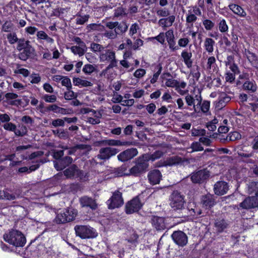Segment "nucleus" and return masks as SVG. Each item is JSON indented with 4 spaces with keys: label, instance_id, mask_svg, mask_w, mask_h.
<instances>
[{
    "label": "nucleus",
    "instance_id": "nucleus-39",
    "mask_svg": "<svg viewBox=\"0 0 258 258\" xmlns=\"http://www.w3.org/2000/svg\"><path fill=\"white\" fill-rule=\"evenodd\" d=\"M127 28L128 27L126 23L124 22H117V25L114 30L117 35H119L124 33L127 30Z\"/></svg>",
    "mask_w": 258,
    "mask_h": 258
},
{
    "label": "nucleus",
    "instance_id": "nucleus-57",
    "mask_svg": "<svg viewBox=\"0 0 258 258\" xmlns=\"http://www.w3.org/2000/svg\"><path fill=\"white\" fill-rule=\"evenodd\" d=\"M15 73L21 74L25 77H28L30 74L29 71L27 69L24 68H18L15 71Z\"/></svg>",
    "mask_w": 258,
    "mask_h": 258
},
{
    "label": "nucleus",
    "instance_id": "nucleus-51",
    "mask_svg": "<svg viewBox=\"0 0 258 258\" xmlns=\"http://www.w3.org/2000/svg\"><path fill=\"white\" fill-rule=\"evenodd\" d=\"M43 99L46 102L54 103L56 101V96L54 95L45 94L43 96Z\"/></svg>",
    "mask_w": 258,
    "mask_h": 258
},
{
    "label": "nucleus",
    "instance_id": "nucleus-45",
    "mask_svg": "<svg viewBox=\"0 0 258 258\" xmlns=\"http://www.w3.org/2000/svg\"><path fill=\"white\" fill-rule=\"evenodd\" d=\"M102 35L103 36L107 38L108 39H115L117 36V34L114 30L105 31Z\"/></svg>",
    "mask_w": 258,
    "mask_h": 258
},
{
    "label": "nucleus",
    "instance_id": "nucleus-63",
    "mask_svg": "<svg viewBox=\"0 0 258 258\" xmlns=\"http://www.w3.org/2000/svg\"><path fill=\"white\" fill-rule=\"evenodd\" d=\"M203 25L206 30H211L214 26V23L209 20H205L203 21Z\"/></svg>",
    "mask_w": 258,
    "mask_h": 258
},
{
    "label": "nucleus",
    "instance_id": "nucleus-34",
    "mask_svg": "<svg viewBox=\"0 0 258 258\" xmlns=\"http://www.w3.org/2000/svg\"><path fill=\"white\" fill-rule=\"evenodd\" d=\"M243 89L245 90L255 92L257 89V86L254 81H246L243 84Z\"/></svg>",
    "mask_w": 258,
    "mask_h": 258
},
{
    "label": "nucleus",
    "instance_id": "nucleus-2",
    "mask_svg": "<svg viewBox=\"0 0 258 258\" xmlns=\"http://www.w3.org/2000/svg\"><path fill=\"white\" fill-rule=\"evenodd\" d=\"M5 241L16 247H23L26 243V238L22 232L12 230L4 235Z\"/></svg>",
    "mask_w": 258,
    "mask_h": 258
},
{
    "label": "nucleus",
    "instance_id": "nucleus-60",
    "mask_svg": "<svg viewBox=\"0 0 258 258\" xmlns=\"http://www.w3.org/2000/svg\"><path fill=\"white\" fill-rule=\"evenodd\" d=\"M30 82L32 84H37L41 81V77L38 74H32L30 76Z\"/></svg>",
    "mask_w": 258,
    "mask_h": 258
},
{
    "label": "nucleus",
    "instance_id": "nucleus-54",
    "mask_svg": "<svg viewBox=\"0 0 258 258\" xmlns=\"http://www.w3.org/2000/svg\"><path fill=\"white\" fill-rule=\"evenodd\" d=\"M51 124L54 127L63 126L64 125V119L58 118L52 120Z\"/></svg>",
    "mask_w": 258,
    "mask_h": 258
},
{
    "label": "nucleus",
    "instance_id": "nucleus-1",
    "mask_svg": "<svg viewBox=\"0 0 258 258\" xmlns=\"http://www.w3.org/2000/svg\"><path fill=\"white\" fill-rule=\"evenodd\" d=\"M162 86L174 88L175 90L180 95H184L188 93V90L183 89L186 86V83L184 81L179 82L174 79L169 73L164 74L161 77Z\"/></svg>",
    "mask_w": 258,
    "mask_h": 258
},
{
    "label": "nucleus",
    "instance_id": "nucleus-58",
    "mask_svg": "<svg viewBox=\"0 0 258 258\" xmlns=\"http://www.w3.org/2000/svg\"><path fill=\"white\" fill-rule=\"evenodd\" d=\"M61 83L62 86L66 87L67 89H71L72 87L71 80L67 77H63Z\"/></svg>",
    "mask_w": 258,
    "mask_h": 258
},
{
    "label": "nucleus",
    "instance_id": "nucleus-6",
    "mask_svg": "<svg viewBox=\"0 0 258 258\" xmlns=\"http://www.w3.org/2000/svg\"><path fill=\"white\" fill-rule=\"evenodd\" d=\"M185 203L184 197L177 191H174L170 197V205L174 210L182 209Z\"/></svg>",
    "mask_w": 258,
    "mask_h": 258
},
{
    "label": "nucleus",
    "instance_id": "nucleus-10",
    "mask_svg": "<svg viewBox=\"0 0 258 258\" xmlns=\"http://www.w3.org/2000/svg\"><path fill=\"white\" fill-rule=\"evenodd\" d=\"M117 152L118 150L115 148L110 147L102 148L100 149L97 158L100 160H108L112 156L116 155Z\"/></svg>",
    "mask_w": 258,
    "mask_h": 258
},
{
    "label": "nucleus",
    "instance_id": "nucleus-47",
    "mask_svg": "<svg viewBox=\"0 0 258 258\" xmlns=\"http://www.w3.org/2000/svg\"><path fill=\"white\" fill-rule=\"evenodd\" d=\"M39 168V165H34L30 166L29 168H28L27 167H23L20 168L19 169V172L21 173H24V172H28L30 173V172L32 171H34L36 169H38Z\"/></svg>",
    "mask_w": 258,
    "mask_h": 258
},
{
    "label": "nucleus",
    "instance_id": "nucleus-9",
    "mask_svg": "<svg viewBox=\"0 0 258 258\" xmlns=\"http://www.w3.org/2000/svg\"><path fill=\"white\" fill-rule=\"evenodd\" d=\"M171 237L173 241L179 246L186 245L188 242L187 235L181 231H174L172 234Z\"/></svg>",
    "mask_w": 258,
    "mask_h": 258
},
{
    "label": "nucleus",
    "instance_id": "nucleus-7",
    "mask_svg": "<svg viewBox=\"0 0 258 258\" xmlns=\"http://www.w3.org/2000/svg\"><path fill=\"white\" fill-rule=\"evenodd\" d=\"M148 167V163L143 160V157L142 156L138 159L137 164L130 169V174L135 176H138L144 172Z\"/></svg>",
    "mask_w": 258,
    "mask_h": 258
},
{
    "label": "nucleus",
    "instance_id": "nucleus-21",
    "mask_svg": "<svg viewBox=\"0 0 258 258\" xmlns=\"http://www.w3.org/2000/svg\"><path fill=\"white\" fill-rule=\"evenodd\" d=\"M166 39L168 42L169 48L172 51H175L178 49L177 46L176 45V43L174 40V36L173 32L172 30H169L165 33Z\"/></svg>",
    "mask_w": 258,
    "mask_h": 258
},
{
    "label": "nucleus",
    "instance_id": "nucleus-38",
    "mask_svg": "<svg viewBox=\"0 0 258 258\" xmlns=\"http://www.w3.org/2000/svg\"><path fill=\"white\" fill-rule=\"evenodd\" d=\"M174 21V17H166L159 20V24L163 27L170 26Z\"/></svg>",
    "mask_w": 258,
    "mask_h": 258
},
{
    "label": "nucleus",
    "instance_id": "nucleus-48",
    "mask_svg": "<svg viewBox=\"0 0 258 258\" xmlns=\"http://www.w3.org/2000/svg\"><path fill=\"white\" fill-rule=\"evenodd\" d=\"M90 48L91 50L95 52H102L104 50V47L99 44L92 43L91 44Z\"/></svg>",
    "mask_w": 258,
    "mask_h": 258
},
{
    "label": "nucleus",
    "instance_id": "nucleus-20",
    "mask_svg": "<svg viewBox=\"0 0 258 258\" xmlns=\"http://www.w3.org/2000/svg\"><path fill=\"white\" fill-rule=\"evenodd\" d=\"M231 100V97L224 92L219 94L218 100L216 102V107L218 109H221Z\"/></svg>",
    "mask_w": 258,
    "mask_h": 258
},
{
    "label": "nucleus",
    "instance_id": "nucleus-64",
    "mask_svg": "<svg viewBox=\"0 0 258 258\" xmlns=\"http://www.w3.org/2000/svg\"><path fill=\"white\" fill-rule=\"evenodd\" d=\"M145 107L148 112L150 114L153 113L156 108V105L153 103H150Z\"/></svg>",
    "mask_w": 258,
    "mask_h": 258
},
{
    "label": "nucleus",
    "instance_id": "nucleus-22",
    "mask_svg": "<svg viewBox=\"0 0 258 258\" xmlns=\"http://www.w3.org/2000/svg\"><path fill=\"white\" fill-rule=\"evenodd\" d=\"M161 173L158 170L151 171L148 175V177L150 183L152 184H158L161 179Z\"/></svg>",
    "mask_w": 258,
    "mask_h": 258
},
{
    "label": "nucleus",
    "instance_id": "nucleus-29",
    "mask_svg": "<svg viewBox=\"0 0 258 258\" xmlns=\"http://www.w3.org/2000/svg\"><path fill=\"white\" fill-rule=\"evenodd\" d=\"M23 52L19 54L21 59L26 60L34 51V49L29 44L24 48Z\"/></svg>",
    "mask_w": 258,
    "mask_h": 258
},
{
    "label": "nucleus",
    "instance_id": "nucleus-30",
    "mask_svg": "<svg viewBox=\"0 0 258 258\" xmlns=\"http://www.w3.org/2000/svg\"><path fill=\"white\" fill-rule=\"evenodd\" d=\"M47 110L49 111H52L54 113L61 114H67L69 113V110L60 107L56 104H52L47 107Z\"/></svg>",
    "mask_w": 258,
    "mask_h": 258
},
{
    "label": "nucleus",
    "instance_id": "nucleus-18",
    "mask_svg": "<svg viewBox=\"0 0 258 258\" xmlns=\"http://www.w3.org/2000/svg\"><path fill=\"white\" fill-rule=\"evenodd\" d=\"M214 189L215 194L220 196L226 194L229 188L226 182L219 181L215 183Z\"/></svg>",
    "mask_w": 258,
    "mask_h": 258
},
{
    "label": "nucleus",
    "instance_id": "nucleus-52",
    "mask_svg": "<svg viewBox=\"0 0 258 258\" xmlns=\"http://www.w3.org/2000/svg\"><path fill=\"white\" fill-rule=\"evenodd\" d=\"M190 14L188 16H195L196 15H201V9L197 7H194L189 10Z\"/></svg>",
    "mask_w": 258,
    "mask_h": 258
},
{
    "label": "nucleus",
    "instance_id": "nucleus-23",
    "mask_svg": "<svg viewBox=\"0 0 258 258\" xmlns=\"http://www.w3.org/2000/svg\"><path fill=\"white\" fill-rule=\"evenodd\" d=\"M80 202L83 207H89L92 209H95L97 205L95 201L91 198L84 196L80 199Z\"/></svg>",
    "mask_w": 258,
    "mask_h": 258
},
{
    "label": "nucleus",
    "instance_id": "nucleus-28",
    "mask_svg": "<svg viewBox=\"0 0 258 258\" xmlns=\"http://www.w3.org/2000/svg\"><path fill=\"white\" fill-rule=\"evenodd\" d=\"M71 51L75 55L82 56L86 50V46L84 43H81L80 45L73 46L71 47Z\"/></svg>",
    "mask_w": 258,
    "mask_h": 258
},
{
    "label": "nucleus",
    "instance_id": "nucleus-12",
    "mask_svg": "<svg viewBox=\"0 0 258 258\" xmlns=\"http://www.w3.org/2000/svg\"><path fill=\"white\" fill-rule=\"evenodd\" d=\"M142 205L138 198H135L129 201L125 206L127 214H132L138 212L142 207Z\"/></svg>",
    "mask_w": 258,
    "mask_h": 258
},
{
    "label": "nucleus",
    "instance_id": "nucleus-11",
    "mask_svg": "<svg viewBox=\"0 0 258 258\" xmlns=\"http://www.w3.org/2000/svg\"><path fill=\"white\" fill-rule=\"evenodd\" d=\"M85 112L88 114L86 116L87 122L92 124H96L100 123L101 114L99 111L86 109Z\"/></svg>",
    "mask_w": 258,
    "mask_h": 258
},
{
    "label": "nucleus",
    "instance_id": "nucleus-19",
    "mask_svg": "<svg viewBox=\"0 0 258 258\" xmlns=\"http://www.w3.org/2000/svg\"><path fill=\"white\" fill-rule=\"evenodd\" d=\"M152 224L157 230H164L166 227V222L163 217H153L152 219Z\"/></svg>",
    "mask_w": 258,
    "mask_h": 258
},
{
    "label": "nucleus",
    "instance_id": "nucleus-32",
    "mask_svg": "<svg viewBox=\"0 0 258 258\" xmlns=\"http://www.w3.org/2000/svg\"><path fill=\"white\" fill-rule=\"evenodd\" d=\"M105 145L114 146H121L125 145H130L131 143L128 142H121L119 140H115L113 139L107 140L103 141Z\"/></svg>",
    "mask_w": 258,
    "mask_h": 258
},
{
    "label": "nucleus",
    "instance_id": "nucleus-56",
    "mask_svg": "<svg viewBox=\"0 0 258 258\" xmlns=\"http://www.w3.org/2000/svg\"><path fill=\"white\" fill-rule=\"evenodd\" d=\"M201 109L204 113H207L210 108V103L208 101H204L201 104Z\"/></svg>",
    "mask_w": 258,
    "mask_h": 258
},
{
    "label": "nucleus",
    "instance_id": "nucleus-55",
    "mask_svg": "<svg viewBox=\"0 0 258 258\" xmlns=\"http://www.w3.org/2000/svg\"><path fill=\"white\" fill-rule=\"evenodd\" d=\"M76 97L74 92L71 90L70 89H68V91L64 93V97L67 100H71Z\"/></svg>",
    "mask_w": 258,
    "mask_h": 258
},
{
    "label": "nucleus",
    "instance_id": "nucleus-42",
    "mask_svg": "<svg viewBox=\"0 0 258 258\" xmlns=\"http://www.w3.org/2000/svg\"><path fill=\"white\" fill-rule=\"evenodd\" d=\"M16 198L15 195L10 194L6 190H0V199H6L9 200H13Z\"/></svg>",
    "mask_w": 258,
    "mask_h": 258
},
{
    "label": "nucleus",
    "instance_id": "nucleus-27",
    "mask_svg": "<svg viewBox=\"0 0 258 258\" xmlns=\"http://www.w3.org/2000/svg\"><path fill=\"white\" fill-rule=\"evenodd\" d=\"M73 81L75 86L81 87H91L93 85L91 82L81 78H74Z\"/></svg>",
    "mask_w": 258,
    "mask_h": 258
},
{
    "label": "nucleus",
    "instance_id": "nucleus-41",
    "mask_svg": "<svg viewBox=\"0 0 258 258\" xmlns=\"http://www.w3.org/2000/svg\"><path fill=\"white\" fill-rule=\"evenodd\" d=\"M166 39L165 33L163 32L160 33L159 34L155 37H150L148 38L149 40L153 41L154 40H156L158 42L161 44H163L165 42Z\"/></svg>",
    "mask_w": 258,
    "mask_h": 258
},
{
    "label": "nucleus",
    "instance_id": "nucleus-16",
    "mask_svg": "<svg viewBox=\"0 0 258 258\" xmlns=\"http://www.w3.org/2000/svg\"><path fill=\"white\" fill-rule=\"evenodd\" d=\"M64 175L68 178L79 177L81 179L85 178L83 172L79 170L75 165H73L64 171Z\"/></svg>",
    "mask_w": 258,
    "mask_h": 258
},
{
    "label": "nucleus",
    "instance_id": "nucleus-8",
    "mask_svg": "<svg viewBox=\"0 0 258 258\" xmlns=\"http://www.w3.org/2000/svg\"><path fill=\"white\" fill-rule=\"evenodd\" d=\"M123 201L121 193L118 191L114 192L111 198L107 201V204L109 209H114L121 206Z\"/></svg>",
    "mask_w": 258,
    "mask_h": 258
},
{
    "label": "nucleus",
    "instance_id": "nucleus-25",
    "mask_svg": "<svg viewBox=\"0 0 258 258\" xmlns=\"http://www.w3.org/2000/svg\"><path fill=\"white\" fill-rule=\"evenodd\" d=\"M183 159L178 156H173L167 158L164 163L165 166H174L181 164Z\"/></svg>",
    "mask_w": 258,
    "mask_h": 258
},
{
    "label": "nucleus",
    "instance_id": "nucleus-59",
    "mask_svg": "<svg viewBox=\"0 0 258 258\" xmlns=\"http://www.w3.org/2000/svg\"><path fill=\"white\" fill-rule=\"evenodd\" d=\"M229 140L230 141H235L241 138V135L237 132L231 133L229 135Z\"/></svg>",
    "mask_w": 258,
    "mask_h": 258
},
{
    "label": "nucleus",
    "instance_id": "nucleus-24",
    "mask_svg": "<svg viewBox=\"0 0 258 258\" xmlns=\"http://www.w3.org/2000/svg\"><path fill=\"white\" fill-rule=\"evenodd\" d=\"M192 56V53L190 51H188L186 50H183L181 53V56L182 58L183 61L185 65L188 69L191 68L193 60L191 58Z\"/></svg>",
    "mask_w": 258,
    "mask_h": 258
},
{
    "label": "nucleus",
    "instance_id": "nucleus-14",
    "mask_svg": "<svg viewBox=\"0 0 258 258\" xmlns=\"http://www.w3.org/2000/svg\"><path fill=\"white\" fill-rule=\"evenodd\" d=\"M138 150L136 148H131L121 152L117 156L118 160L124 162L129 160L137 155Z\"/></svg>",
    "mask_w": 258,
    "mask_h": 258
},
{
    "label": "nucleus",
    "instance_id": "nucleus-17",
    "mask_svg": "<svg viewBox=\"0 0 258 258\" xmlns=\"http://www.w3.org/2000/svg\"><path fill=\"white\" fill-rule=\"evenodd\" d=\"M196 99L195 100L193 96L187 94L185 97V100L186 104L188 106H193L194 110L195 112L199 111L198 106L201 105L202 102V98L201 96L198 97L196 96Z\"/></svg>",
    "mask_w": 258,
    "mask_h": 258
},
{
    "label": "nucleus",
    "instance_id": "nucleus-13",
    "mask_svg": "<svg viewBox=\"0 0 258 258\" xmlns=\"http://www.w3.org/2000/svg\"><path fill=\"white\" fill-rule=\"evenodd\" d=\"M240 207L244 209H249L258 207V196L248 197L240 204Z\"/></svg>",
    "mask_w": 258,
    "mask_h": 258
},
{
    "label": "nucleus",
    "instance_id": "nucleus-40",
    "mask_svg": "<svg viewBox=\"0 0 258 258\" xmlns=\"http://www.w3.org/2000/svg\"><path fill=\"white\" fill-rule=\"evenodd\" d=\"M215 225L216 230L218 232H221L227 227V224L224 220H220L216 221Z\"/></svg>",
    "mask_w": 258,
    "mask_h": 258
},
{
    "label": "nucleus",
    "instance_id": "nucleus-31",
    "mask_svg": "<svg viewBox=\"0 0 258 258\" xmlns=\"http://www.w3.org/2000/svg\"><path fill=\"white\" fill-rule=\"evenodd\" d=\"M163 153L162 151H157L151 155L145 154L142 156L143 157V160H144V161H146L147 163H148V161H149V160L154 161L155 160L160 158L161 157L163 156Z\"/></svg>",
    "mask_w": 258,
    "mask_h": 258
},
{
    "label": "nucleus",
    "instance_id": "nucleus-44",
    "mask_svg": "<svg viewBox=\"0 0 258 258\" xmlns=\"http://www.w3.org/2000/svg\"><path fill=\"white\" fill-rule=\"evenodd\" d=\"M146 74V71L144 69H138L135 71L133 75L137 80H139L143 78Z\"/></svg>",
    "mask_w": 258,
    "mask_h": 258
},
{
    "label": "nucleus",
    "instance_id": "nucleus-61",
    "mask_svg": "<svg viewBox=\"0 0 258 258\" xmlns=\"http://www.w3.org/2000/svg\"><path fill=\"white\" fill-rule=\"evenodd\" d=\"M189 41L188 38H180L178 41V44L180 47H185L187 46Z\"/></svg>",
    "mask_w": 258,
    "mask_h": 258
},
{
    "label": "nucleus",
    "instance_id": "nucleus-4",
    "mask_svg": "<svg viewBox=\"0 0 258 258\" xmlns=\"http://www.w3.org/2000/svg\"><path fill=\"white\" fill-rule=\"evenodd\" d=\"M76 233L81 238H90L97 236L96 231L88 226H76L75 227Z\"/></svg>",
    "mask_w": 258,
    "mask_h": 258
},
{
    "label": "nucleus",
    "instance_id": "nucleus-37",
    "mask_svg": "<svg viewBox=\"0 0 258 258\" xmlns=\"http://www.w3.org/2000/svg\"><path fill=\"white\" fill-rule=\"evenodd\" d=\"M246 55L251 65L254 67H258V58L256 55L249 51L246 52Z\"/></svg>",
    "mask_w": 258,
    "mask_h": 258
},
{
    "label": "nucleus",
    "instance_id": "nucleus-43",
    "mask_svg": "<svg viewBox=\"0 0 258 258\" xmlns=\"http://www.w3.org/2000/svg\"><path fill=\"white\" fill-rule=\"evenodd\" d=\"M96 70L95 67L92 64H86L83 68L82 71L86 75H91Z\"/></svg>",
    "mask_w": 258,
    "mask_h": 258
},
{
    "label": "nucleus",
    "instance_id": "nucleus-46",
    "mask_svg": "<svg viewBox=\"0 0 258 258\" xmlns=\"http://www.w3.org/2000/svg\"><path fill=\"white\" fill-rule=\"evenodd\" d=\"M190 147L192 149V152L201 151L204 150V148L202 146L201 143L200 141L193 142L191 144Z\"/></svg>",
    "mask_w": 258,
    "mask_h": 258
},
{
    "label": "nucleus",
    "instance_id": "nucleus-5",
    "mask_svg": "<svg viewBox=\"0 0 258 258\" xmlns=\"http://www.w3.org/2000/svg\"><path fill=\"white\" fill-rule=\"evenodd\" d=\"M100 61L102 62L109 63L108 68H113L116 66V59L115 52L110 50H103L99 55Z\"/></svg>",
    "mask_w": 258,
    "mask_h": 258
},
{
    "label": "nucleus",
    "instance_id": "nucleus-36",
    "mask_svg": "<svg viewBox=\"0 0 258 258\" xmlns=\"http://www.w3.org/2000/svg\"><path fill=\"white\" fill-rule=\"evenodd\" d=\"M202 204L206 208H210L214 205L215 202L211 195H207L202 198Z\"/></svg>",
    "mask_w": 258,
    "mask_h": 258
},
{
    "label": "nucleus",
    "instance_id": "nucleus-62",
    "mask_svg": "<svg viewBox=\"0 0 258 258\" xmlns=\"http://www.w3.org/2000/svg\"><path fill=\"white\" fill-rule=\"evenodd\" d=\"M139 29V25L134 23L132 24L130 29L129 34L130 36H133L137 32V30Z\"/></svg>",
    "mask_w": 258,
    "mask_h": 258
},
{
    "label": "nucleus",
    "instance_id": "nucleus-3",
    "mask_svg": "<svg viewBox=\"0 0 258 258\" xmlns=\"http://www.w3.org/2000/svg\"><path fill=\"white\" fill-rule=\"evenodd\" d=\"M77 215V211L73 208L60 210L57 211L55 220L57 223H65L74 220Z\"/></svg>",
    "mask_w": 258,
    "mask_h": 258
},
{
    "label": "nucleus",
    "instance_id": "nucleus-53",
    "mask_svg": "<svg viewBox=\"0 0 258 258\" xmlns=\"http://www.w3.org/2000/svg\"><path fill=\"white\" fill-rule=\"evenodd\" d=\"M216 63V59L214 56H210L208 59L207 68L208 69H212L215 68Z\"/></svg>",
    "mask_w": 258,
    "mask_h": 258
},
{
    "label": "nucleus",
    "instance_id": "nucleus-49",
    "mask_svg": "<svg viewBox=\"0 0 258 258\" xmlns=\"http://www.w3.org/2000/svg\"><path fill=\"white\" fill-rule=\"evenodd\" d=\"M7 38L9 42L11 44H14L18 41V39L15 33H9L7 36Z\"/></svg>",
    "mask_w": 258,
    "mask_h": 258
},
{
    "label": "nucleus",
    "instance_id": "nucleus-35",
    "mask_svg": "<svg viewBox=\"0 0 258 258\" xmlns=\"http://www.w3.org/2000/svg\"><path fill=\"white\" fill-rule=\"evenodd\" d=\"M230 9L233 12V13L239 16H245L246 13L243 9L239 6L236 4H231L229 6Z\"/></svg>",
    "mask_w": 258,
    "mask_h": 258
},
{
    "label": "nucleus",
    "instance_id": "nucleus-26",
    "mask_svg": "<svg viewBox=\"0 0 258 258\" xmlns=\"http://www.w3.org/2000/svg\"><path fill=\"white\" fill-rule=\"evenodd\" d=\"M73 159L70 157H66L63 160L54 163V167L57 170L63 169L66 165L72 162Z\"/></svg>",
    "mask_w": 258,
    "mask_h": 258
},
{
    "label": "nucleus",
    "instance_id": "nucleus-33",
    "mask_svg": "<svg viewBox=\"0 0 258 258\" xmlns=\"http://www.w3.org/2000/svg\"><path fill=\"white\" fill-rule=\"evenodd\" d=\"M215 43V41L212 38H206L205 39L204 46L206 51L209 53L213 52Z\"/></svg>",
    "mask_w": 258,
    "mask_h": 258
},
{
    "label": "nucleus",
    "instance_id": "nucleus-50",
    "mask_svg": "<svg viewBox=\"0 0 258 258\" xmlns=\"http://www.w3.org/2000/svg\"><path fill=\"white\" fill-rule=\"evenodd\" d=\"M18 45L17 48L18 50L21 51L29 45V42L25 41L24 39H19L17 41Z\"/></svg>",
    "mask_w": 258,
    "mask_h": 258
},
{
    "label": "nucleus",
    "instance_id": "nucleus-15",
    "mask_svg": "<svg viewBox=\"0 0 258 258\" xmlns=\"http://www.w3.org/2000/svg\"><path fill=\"white\" fill-rule=\"evenodd\" d=\"M209 175V172L206 169H203L193 173L191 175V180L194 183H200L206 179Z\"/></svg>",
    "mask_w": 258,
    "mask_h": 258
}]
</instances>
